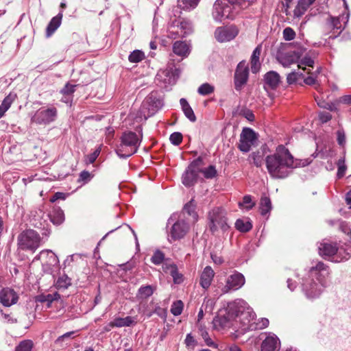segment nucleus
Wrapping results in <instances>:
<instances>
[{
    "label": "nucleus",
    "mask_w": 351,
    "mask_h": 351,
    "mask_svg": "<svg viewBox=\"0 0 351 351\" xmlns=\"http://www.w3.org/2000/svg\"><path fill=\"white\" fill-rule=\"evenodd\" d=\"M16 98V95L14 93H10L3 100L0 105V119L2 118L8 110L10 108L12 104Z\"/></svg>",
    "instance_id": "nucleus-31"
},
{
    "label": "nucleus",
    "mask_w": 351,
    "mask_h": 351,
    "mask_svg": "<svg viewBox=\"0 0 351 351\" xmlns=\"http://www.w3.org/2000/svg\"><path fill=\"white\" fill-rule=\"evenodd\" d=\"M314 64V60L308 56H305L300 62L298 67L300 69H305V66L313 67Z\"/></svg>",
    "instance_id": "nucleus-50"
},
{
    "label": "nucleus",
    "mask_w": 351,
    "mask_h": 351,
    "mask_svg": "<svg viewBox=\"0 0 351 351\" xmlns=\"http://www.w3.org/2000/svg\"><path fill=\"white\" fill-rule=\"evenodd\" d=\"M178 70L174 69L173 66L168 67L165 69L158 71L156 81L162 87L167 88L169 86L173 85L178 77Z\"/></svg>",
    "instance_id": "nucleus-13"
},
{
    "label": "nucleus",
    "mask_w": 351,
    "mask_h": 351,
    "mask_svg": "<svg viewBox=\"0 0 351 351\" xmlns=\"http://www.w3.org/2000/svg\"><path fill=\"white\" fill-rule=\"evenodd\" d=\"M0 300L3 306L8 307L16 303L18 295L13 289H3L0 293Z\"/></svg>",
    "instance_id": "nucleus-21"
},
{
    "label": "nucleus",
    "mask_w": 351,
    "mask_h": 351,
    "mask_svg": "<svg viewBox=\"0 0 351 351\" xmlns=\"http://www.w3.org/2000/svg\"><path fill=\"white\" fill-rule=\"evenodd\" d=\"M184 304L181 300L173 302L171 307V313L174 316H178L182 313Z\"/></svg>",
    "instance_id": "nucleus-44"
},
{
    "label": "nucleus",
    "mask_w": 351,
    "mask_h": 351,
    "mask_svg": "<svg viewBox=\"0 0 351 351\" xmlns=\"http://www.w3.org/2000/svg\"><path fill=\"white\" fill-rule=\"evenodd\" d=\"M337 141L340 145H343L346 143V136L343 132L340 130L337 132Z\"/></svg>",
    "instance_id": "nucleus-62"
},
{
    "label": "nucleus",
    "mask_w": 351,
    "mask_h": 351,
    "mask_svg": "<svg viewBox=\"0 0 351 351\" xmlns=\"http://www.w3.org/2000/svg\"><path fill=\"white\" fill-rule=\"evenodd\" d=\"M283 38L287 41H291L293 40L295 37V31L289 27H287L284 29L283 32Z\"/></svg>",
    "instance_id": "nucleus-54"
},
{
    "label": "nucleus",
    "mask_w": 351,
    "mask_h": 351,
    "mask_svg": "<svg viewBox=\"0 0 351 351\" xmlns=\"http://www.w3.org/2000/svg\"><path fill=\"white\" fill-rule=\"evenodd\" d=\"M215 276V271L210 266L204 267L200 275V285L204 289H207L211 285L213 278Z\"/></svg>",
    "instance_id": "nucleus-24"
},
{
    "label": "nucleus",
    "mask_w": 351,
    "mask_h": 351,
    "mask_svg": "<svg viewBox=\"0 0 351 351\" xmlns=\"http://www.w3.org/2000/svg\"><path fill=\"white\" fill-rule=\"evenodd\" d=\"M271 209V202L267 196H263L260 202V211L262 215H266Z\"/></svg>",
    "instance_id": "nucleus-36"
},
{
    "label": "nucleus",
    "mask_w": 351,
    "mask_h": 351,
    "mask_svg": "<svg viewBox=\"0 0 351 351\" xmlns=\"http://www.w3.org/2000/svg\"><path fill=\"white\" fill-rule=\"evenodd\" d=\"M60 298V295L58 292L49 293L45 295H40L39 301L47 304L48 308L51 307L53 301L58 300Z\"/></svg>",
    "instance_id": "nucleus-38"
},
{
    "label": "nucleus",
    "mask_w": 351,
    "mask_h": 351,
    "mask_svg": "<svg viewBox=\"0 0 351 351\" xmlns=\"http://www.w3.org/2000/svg\"><path fill=\"white\" fill-rule=\"evenodd\" d=\"M315 1L316 0H299L293 10L294 16L298 18L301 17Z\"/></svg>",
    "instance_id": "nucleus-28"
},
{
    "label": "nucleus",
    "mask_w": 351,
    "mask_h": 351,
    "mask_svg": "<svg viewBox=\"0 0 351 351\" xmlns=\"http://www.w3.org/2000/svg\"><path fill=\"white\" fill-rule=\"evenodd\" d=\"M49 217L52 223L56 225L62 223L64 220V212L60 208L54 209Z\"/></svg>",
    "instance_id": "nucleus-35"
},
{
    "label": "nucleus",
    "mask_w": 351,
    "mask_h": 351,
    "mask_svg": "<svg viewBox=\"0 0 351 351\" xmlns=\"http://www.w3.org/2000/svg\"><path fill=\"white\" fill-rule=\"evenodd\" d=\"M195 205L193 200H191L184 206V210L189 215H193V218L197 220V214L195 213Z\"/></svg>",
    "instance_id": "nucleus-51"
},
{
    "label": "nucleus",
    "mask_w": 351,
    "mask_h": 351,
    "mask_svg": "<svg viewBox=\"0 0 351 351\" xmlns=\"http://www.w3.org/2000/svg\"><path fill=\"white\" fill-rule=\"evenodd\" d=\"M258 136L251 128H245L240 135L239 149L243 152H248L252 146L256 145Z\"/></svg>",
    "instance_id": "nucleus-12"
},
{
    "label": "nucleus",
    "mask_w": 351,
    "mask_h": 351,
    "mask_svg": "<svg viewBox=\"0 0 351 351\" xmlns=\"http://www.w3.org/2000/svg\"><path fill=\"white\" fill-rule=\"evenodd\" d=\"M215 90V87L208 84L204 83L202 84L197 89V93L202 96H206L210 94H212Z\"/></svg>",
    "instance_id": "nucleus-42"
},
{
    "label": "nucleus",
    "mask_w": 351,
    "mask_h": 351,
    "mask_svg": "<svg viewBox=\"0 0 351 351\" xmlns=\"http://www.w3.org/2000/svg\"><path fill=\"white\" fill-rule=\"evenodd\" d=\"M184 341L186 347L193 348L197 344V341H195V339L191 333L186 335Z\"/></svg>",
    "instance_id": "nucleus-59"
},
{
    "label": "nucleus",
    "mask_w": 351,
    "mask_h": 351,
    "mask_svg": "<svg viewBox=\"0 0 351 351\" xmlns=\"http://www.w3.org/2000/svg\"><path fill=\"white\" fill-rule=\"evenodd\" d=\"M171 276L173 278L175 284H180L183 282V276L179 273L176 267H173L171 270Z\"/></svg>",
    "instance_id": "nucleus-53"
},
{
    "label": "nucleus",
    "mask_w": 351,
    "mask_h": 351,
    "mask_svg": "<svg viewBox=\"0 0 351 351\" xmlns=\"http://www.w3.org/2000/svg\"><path fill=\"white\" fill-rule=\"evenodd\" d=\"M303 73L301 72L293 71L287 75V82L289 84H292L298 82L301 78H303Z\"/></svg>",
    "instance_id": "nucleus-46"
},
{
    "label": "nucleus",
    "mask_w": 351,
    "mask_h": 351,
    "mask_svg": "<svg viewBox=\"0 0 351 351\" xmlns=\"http://www.w3.org/2000/svg\"><path fill=\"white\" fill-rule=\"evenodd\" d=\"M201 159L199 158L197 160L192 162L182 175V184L186 186H191L194 184L197 178L198 171L196 169L198 162Z\"/></svg>",
    "instance_id": "nucleus-18"
},
{
    "label": "nucleus",
    "mask_w": 351,
    "mask_h": 351,
    "mask_svg": "<svg viewBox=\"0 0 351 351\" xmlns=\"http://www.w3.org/2000/svg\"><path fill=\"white\" fill-rule=\"evenodd\" d=\"M62 16V12H60L56 16L51 19L46 29L47 37H50L60 26Z\"/></svg>",
    "instance_id": "nucleus-27"
},
{
    "label": "nucleus",
    "mask_w": 351,
    "mask_h": 351,
    "mask_svg": "<svg viewBox=\"0 0 351 351\" xmlns=\"http://www.w3.org/2000/svg\"><path fill=\"white\" fill-rule=\"evenodd\" d=\"M245 282L244 276L239 272H235L228 277L226 284L223 287L222 291L223 293H227L231 290H238L244 285Z\"/></svg>",
    "instance_id": "nucleus-17"
},
{
    "label": "nucleus",
    "mask_w": 351,
    "mask_h": 351,
    "mask_svg": "<svg viewBox=\"0 0 351 351\" xmlns=\"http://www.w3.org/2000/svg\"><path fill=\"white\" fill-rule=\"evenodd\" d=\"M351 257V246L348 244H344L337 247V252L332 258V261L335 263H341L348 261Z\"/></svg>",
    "instance_id": "nucleus-22"
},
{
    "label": "nucleus",
    "mask_w": 351,
    "mask_h": 351,
    "mask_svg": "<svg viewBox=\"0 0 351 351\" xmlns=\"http://www.w3.org/2000/svg\"><path fill=\"white\" fill-rule=\"evenodd\" d=\"M58 117V110L51 106L42 107L36 110L31 118V122L37 125H47L54 122Z\"/></svg>",
    "instance_id": "nucleus-8"
},
{
    "label": "nucleus",
    "mask_w": 351,
    "mask_h": 351,
    "mask_svg": "<svg viewBox=\"0 0 351 351\" xmlns=\"http://www.w3.org/2000/svg\"><path fill=\"white\" fill-rule=\"evenodd\" d=\"M173 51L178 56L186 58L190 53V45L184 41H176L173 45Z\"/></svg>",
    "instance_id": "nucleus-25"
},
{
    "label": "nucleus",
    "mask_w": 351,
    "mask_h": 351,
    "mask_svg": "<svg viewBox=\"0 0 351 351\" xmlns=\"http://www.w3.org/2000/svg\"><path fill=\"white\" fill-rule=\"evenodd\" d=\"M235 228L241 232H247L252 229V225L248 220L239 219L235 222Z\"/></svg>",
    "instance_id": "nucleus-37"
},
{
    "label": "nucleus",
    "mask_w": 351,
    "mask_h": 351,
    "mask_svg": "<svg viewBox=\"0 0 351 351\" xmlns=\"http://www.w3.org/2000/svg\"><path fill=\"white\" fill-rule=\"evenodd\" d=\"M66 194L61 192L56 193L51 198L50 201L54 202L58 199H65Z\"/></svg>",
    "instance_id": "nucleus-61"
},
{
    "label": "nucleus",
    "mask_w": 351,
    "mask_h": 351,
    "mask_svg": "<svg viewBox=\"0 0 351 351\" xmlns=\"http://www.w3.org/2000/svg\"><path fill=\"white\" fill-rule=\"evenodd\" d=\"M77 331H70L64 333V335L60 336L56 340V343L58 344H60L62 342L64 341L69 339H73L75 337V334L77 333Z\"/></svg>",
    "instance_id": "nucleus-56"
},
{
    "label": "nucleus",
    "mask_w": 351,
    "mask_h": 351,
    "mask_svg": "<svg viewBox=\"0 0 351 351\" xmlns=\"http://www.w3.org/2000/svg\"><path fill=\"white\" fill-rule=\"evenodd\" d=\"M269 319L267 318H261L259 322L257 324L259 329L267 328L269 326Z\"/></svg>",
    "instance_id": "nucleus-63"
},
{
    "label": "nucleus",
    "mask_w": 351,
    "mask_h": 351,
    "mask_svg": "<svg viewBox=\"0 0 351 351\" xmlns=\"http://www.w3.org/2000/svg\"><path fill=\"white\" fill-rule=\"evenodd\" d=\"M263 80V88L268 92L277 88L280 82V76L277 72L270 71L265 74Z\"/></svg>",
    "instance_id": "nucleus-20"
},
{
    "label": "nucleus",
    "mask_w": 351,
    "mask_h": 351,
    "mask_svg": "<svg viewBox=\"0 0 351 351\" xmlns=\"http://www.w3.org/2000/svg\"><path fill=\"white\" fill-rule=\"evenodd\" d=\"M71 285V279L66 275L63 274L60 276L56 282V286L58 289H67Z\"/></svg>",
    "instance_id": "nucleus-39"
},
{
    "label": "nucleus",
    "mask_w": 351,
    "mask_h": 351,
    "mask_svg": "<svg viewBox=\"0 0 351 351\" xmlns=\"http://www.w3.org/2000/svg\"><path fill=\"white\" fill-rule=\"evenodd\" d=\"M277 60L284 67H289L295 62L294 56L289 53H279Z\"/></svg>",
    "instance_id": "nucleus-34"
},
{
    "label": "nucleus",
    "mask_w": 351,
    "mask_h": 351,
    "mask_svg": "<svg viewBox=\"0 0 351 351\" xmlns=\"http://www.w3.org/2000/svg\"><path fill=\"white\" fill-rule=\"evenodd\" d=\"M17 241L20 249L34 252L40 245V237L34 230H26L19 235Z\"/></svg>",
    "instance_id": "nucleus-7"
},
{
    "label": "nucleus",
    "mask_w": 351,
    "mask_h": 351,
    "mask_svg": "<svg viewBox=\"0 0 351 351\" xmlns=\"http://www.w3.org/2000/svg\"><path fill=\"white\" fill-rule=\"evenodd\" d=\"M75 85L70 84L69 83L66 84L64 88L60 90V93L64 95H71L75 90Z\"/></svg>",
    "instance_id": "nucleus-58"
},
{
    "label": "nucleus",
    "mask_w": 351,
    "mask_h": 351,
    "mask_svg": "<svg viewBox=\"0 0 351 351\" xmlns=\"http://www.w3.org/2000/svg\"><path fill=\"white\" fill-rule=\"evenodd\" d=\"M34 259L40 260L43 271L49 274H51L54 267H57L59 263L58 256L50 250L41 251Z\"/></svg>",
    "instance_id": "nucleus-11"
},
{
    "label": "nucleus",
    "mask_w": 351,
    "mask_h": 351,
    "mask_svg": "<svg viewBox=\"0 0 351 351\" xmlns=\"http://www.w3.org/2000/svg\"><path fill=\"white\" fill-rule=\"evenodd\" d=\"M262 47L258 45L253 51L251 56V71L253 73H256L258 71L261 64L259 62V58L261 53Z\"/></svg>",
    "instance_id": "nucleus-29"
},
{
    "label": "nucleus",
    "mask_w": 351,
    "mask_h": 351,
    "mask_svg": "<svg viewBox=\"0 0 351 351\" xmlns=\"http://www.w3.org/2000/svg\"><path fill=\"white\" fill-rule=\"evenodd\" d=\"M33 348V342L32 340H23L21 341L15 348L14 351H31Z\"/></svg>",
    "instance_id": "nucleus-43"
},
{
    "label": "nucleus",
    "mask_w": 351,
    "mask_h": 351,
    "mask_svg": "<svg viewBox=\"0 0 351 351\" xmlns=\"http://www.w3.org/2000/svg\"><path fill=\"white\" fill-rule=\"evenodd\" d=\"M112 323L114 324V327L117 328H121V327H129L132 325H134L136 324V322L135 320V317H131V316H127L125 317H115Z\"/></svg>",
    "instance_id": "nucleus-30"
},
{
    "label": "nucleus",
    "mask_w": 351,
    "mask_h": 351,
    "mask_svg": "<svg viewBox=\"0 0 351 351\" xmlns=\"http://www.w3.org/2000/svg\"><path fill=\"white\" fill-rule=\"evenodd\" d=\"M201 0H178V7L185 11H191L195 9Z\"/></svg>",
    "instance_id": "nucleus-33"
},
{
    "label": "nucleus",
    "mask_w": 351,
    "mask_h": 351,
    "mask_svg": "<svg viewBox=\"0 0 351 351\" xmlns=\"http://www.w3.org/2000/svg\"><path fill=\"white\" fill-rule=\"evenodd\" d=\"M332 118V115L328 112H322L319 114V119L322 123H326Z\"/></svg>",
    "instance_id": "nucleus-60"
},
{
    "label": "nucleus",
    "mask_w": 351,
    "mask_h": 351,
    "mask_svg": "<svg viewBox=\"0 0 351 351\" xmlns=\"http://www.w3.org/2000/svg\"><path fill=\"white\" fill-rule=\"evenodd\" d=\"M350 19V13H343L337 17H330V23L334 29L342 32L347 25Z\"/></svg>",
    "instance_id": "nucleus-23"
},
{
    "label": "nucleus",
    "mask_w": 351,
    "mask_h": 351,
    "mask_svg": "<svg viewBox=\"0 0 351 351\" xmlns=\"http://www.w3.org/2000/svg\"><path fill=\"white\" fill-rule=\"evenodd\" d=\"M121 141L115 152L120 158H127L137 152L142 141L134 132H125L121 136Z\"/></svg>",
    "instance_id": "nucleus-5"
},
{
    "label": "nucleus",
    "mask_w": 351,
    "mask_h": 351,
    "mask_svg": "<svg viewBox=\"0 0 351 351\" xmlns=\"http://www.w3.org/2000/svg\"><path fill=\"white\" fill-rule=\"evenodd\" d=\"M337 166L338 170L337 175L339 178H341L345 175L347 169V167L345 163V159L343 158L339 159Z\"/></svg>",
    "instance_id": "nucleus-52"
},
{
    "label": "nucleus",
    "mask_w": 351,
    "mask_h": 351,
    "mask_svg": "<svg viewBox=\"0 0 351 351\" xmlns=\"http://www.w3.org/2000/svg\"><path fill=\"white\" fill-rule=\"evenodd\" d=\"M145 58V53L141 50L133 51L128 57V60L130 62L138 63L142 61Z\"/></svg>",
    "instance_id": "nucleus-41"
},
{
    "label": "nucleus",
    "mask_w": 351,
    "mask_h": 351,
    "mask_svg": "<svg viewBox=\"0 0 351 351\" xmlns=\"http://www.w3.org/2000/svg\"><path fill=\"white\" fill-rule=\"evenodd\" d=\"M330 274L328 266L322 262L311 267L302 281V291L306 297L309 299L318 298L326 287Z\"/></svg>",
    "instance_id": "nucleus-3"
},
{
    "label": "nucleus",
    "mask_w": 351,
    "mask_h": 351,
    "mask_svg": "<svg viewBox=\"0 0 351 351\" xmlns=\"http://www.w3.org/2000/svg\"><path fill=\"white\" fill-rule=\"evenodd\" d=\"M163 106V101L157 92H152L143 100L141 108V116L145 119L154 115Z\"/></svg>",
    "instance_id": "nucleus-6"
},
{
    "label": "nucleus",
    "mask_w": 351,
    "mask_h": 351,
    "mask_svg": "<svg viewBox=\"0 0 351 351\" xmlns=\"http://www.w3.org/2000/svg\"><path fill=\"white\" fill-rule=\"evenodd\" d=\"M210 221L209 226L212 232L216 231L218 228L226 230L228 226L226 223V213L221 208H215L208 213Z\"/></svg>",
    "instance_id": "nucleus-10"
},
{
    "label": "nucleus",
    "mask_w": 351,
    "mask_h": 351,
    "mask_svg": "<svg viewBox=\"0 0 351 351\" xmlns=\"http://www.w3.org/2000/svg\"><path fill=\"white\" fill-rule=\"evenodd\" d=\"M180 104L182 107V110L187 119L191 121L195 122L196 121V117L194 112L186 99L182 98L180 100Z\"/></svg>",
    "instance_id": "nucleus-32"
},
{
    "label": "nucleus",
    "mask_w": 351,
    "mask_h": 351,
    "mask_svg": "<svg viewBox=\"0 0 351 351\" xmlns=\"http://www.w3.org/2000/svg\"><path fill=\"white\" fill-rule=\"evenodd\" d=\"M341 103L351 105V95H343L339 98Z\"/></svg>",
    "instance_id": "nucleus-64"
},
{
    "label": "nucleus",
    "mask_w": 351,
    "mask_h": 351,
    "mask_svg": "<svg viewBox=\"0 0 351 351\" xmlns=\"http://www.w3.org/2000/svg\"><path fill=\"white\" fill-rule=\"evenodd\" d=\"M261 339L263 340L261 351H279L280 341L275 334L272 332L262 333Z\"/></svg>",
    "instance_id": "nucleus-15"
},
{
    "label": "nucleus",
    "mask_w": 351,
    "mask_h": 351,
    "mask_svg": "<svg viewBox=\"0 0 351 351\" xmlns=\"http://www.w3.org/2000/svg\"><path fill=\"white\" fill-rule=\"evenodd\" d=\"M249 75L248 67L245 63L241 62L238 64L234 76V88L237 90H241L247 83Z\"/></svg>",
    "instance_id": "nucleus-16"
},
{
    "label": "nucleus",
    "mask_w": 351,
    "mask_h": 351,
    "mask_svg": "<svg viewBox=\"0 0 351 351\" xmlns=\"http://www.w3.org/2000/svg\"><path fill=\"white\" fill-rule=\"evenodd\" d=\"M336 245L331 243H321L319 246V254L320 256L328 258L332 261V258L337 252Z\"/></svg>",
    "instance_id": "nucleus-26"
},
{
    "label": "nucleus",
    "mask_w": 351,
    "mask_h": 351,
    "mask_svg": "<svg viewBox=\"0 0 351 351\" xmlns=\"http://www.w3.org/2000/svg\"><path fill=\"white\" fill-rule=\"evenodd\" d=\"M265 162L269 176L278 180L287 178L294 169L306 165L295 160L289 150L282 145H278L274 153L267 156Z\"/></svg>",
    "instance_id": "nucleus-1"
},
{
    "label": "nucleus",
    "mask_w": 351,
    "mask_h": 351,
    "mask_svg": "<svg viewBox=\"0 0 351 351\" xmlns=\"http://www.w3.org/2000/svg\"><path fill=\"white\" fill-rule=\"evenodd\" d=\"M170 142L174 145H179L182 141V134L180 132H173L170 135Z\"/></svg>",
    "instance_id": "nucleus-55"
},
{
    "label": "nucleus",
    "mask_w": 351,
    "mask_h": 351,
    "mask_svg": "<svg viewBox=\"0 0 351 351\" xmlns=\"http://www.w3.org/2000/svg\"><path fill=\"white\" fill-rule=\"evenodd\" d=\"M256 314L247 303L242 299L229 302L225 315H218L213 319L216 328L230 327L232 321L239 319L243 326H248L255 319Z\"/></svg>",
    "instance_id": "nucleus-2"
},
{
    "label": "nucleus",
    "mask_w": 351,
    "mask_h": 351,
    "mask_svg": "<svg viewBox=\"0 0 351 351\" xmlns=\"http://www.w3.org/2000/svg\"><path fill=\"white\" fill-rule=\"evenodd\" d=\"M247 8L244 0H216L213 16L215 21L233 19L242 9Z\"/></svg>",
    "instance_id": "nucleus-4"
},
{
    "label": "nucleus",
    "mask_w": 351,
    "mask_h": 351,
    "mask_svg": "<svg viewBox=\"0 0 351 351\" xmlns=\"http://www.w3.org/2000/svg\"><path fill=\"white\" fill-rule=\"evenodd\" d=\"M201 172L204 174V176L207 179H211L216 176L217 171L215 166L210 165L208 167L201 170Z\"/></svg>",
    "instance_id": "nucleus-48"
},
{
    "label": "nucleus",
    "mask_w": 351,
    "mask_h": 351,
    "mask_svg": "<svg viewBox=\"0 0 351 351\" xmlns=\"http://www.w3.org/2000/svg\"><path fill=\"white\" fill-rule=\"evenodd\" d=\"M138 295L142 298H148L154 293V288L151 285L142 286L138 289Z\"/></svg>",
    "instance_id": "nucleus-45"
},
{
    "label": "nucleus",
    "mask_w": 351,
    "mask_h": 351,
    "mask_svg": "<svg viewBox=\"0 0 351 351\" xmlns=\"http://www.w3.org/2000/svg\"><path fill=\"white\" fill-rule=\"evenodd\" d=\"M239 34L238 28L234 25L222 26L215 31V38L219 43L229 42L233 40Z\"/></svg>",
    "instance_id": "nucleus-14"
},
{
    "label": "nucleus",
    "mask_w": 351,
    "mask_h": 351,
    "mask_svg": "<svg viewBox=\"0 0 351 351\" xmlns=\"http://www.w3.org/2000/svg\"><path fill=\"white\" fill-rule=\"evenodd\" d=\"M251 158L253 160V164L257 167H261L265 161L263 154L258 152H253L251 154Z\"/></svg>",
    "instance_id": "nucleus-49"
},
{
    "label": "nucleus",
    "mask_w": 351,
    "mask_h": 351,
    "mask_svg": "<svg viewBox=\"0 0 351 351\" xmlns=\"http://www.w3.org/2000/svg\"><path fill=\"white\" fill-rule=\"evenodd\" d=\"M93 176L88 171H82L80 173L78 182H82L84 184L88 182L92 178Z\"/></svg>",
    "instance_id": "nucleus-57"
},
{
    "label": "nucleus",
    "mask_w": 351,
    "mask_h": 351,
    "mask_svg": "<svg viewBox=\"0 0 351 351\" xmlns=\"http://www.w3.org/2000/svg\"><path fill=\"white\" fill-rule=\"evenodd\" d=\"M193 31V25L191 21L183 19L177 24H172L168 29L167 36L171 39L184 38L191 34Z\"/></svg>",
    "instance_id": "nucleus-9"
},
{
    "label": "nucleus",
    "mask_w": 351,
    "mask_h": 351,
    "mask_svg": "<svg viewBox=\"0 0 351 351\" xmlns=\"http://www.w3.org/2000/svg\"><path fill=\"white\" fill-rule=\"evenodd\" d=\"M165 259V254L160 250H156L151 258L152 263L156 265H160Z\"/></svg>",
    "instance_id": "nucleus-47"
},
{
    "label": "nucleus",
    "mask_w": 351,
    "mask_h": 351,
    "mask_svg": "<svg viewBox=\"0 0 351 351\" xmlns=\"http://www.w3.org/2000/svg\"><path fill=\"white\" fill-rule=\"evenodd\" d=\"M255 205V203L252 202V196L246 195L243 197V201L239 202V206L241 209H245L249 210L252 209Z\"/></svg>",
    "instance_id": "nucleus-40"
},
{
    "label": "nucleus",
    "mask_w": 351,
    "mask_h": 351,
    "mask_svg": "<svg viewBox=\"0 0 351 351\" xmlns=\"http://www.w3.org/2000/svg\"><path fill=\"white\" fill-rule=\"evenodd\" d=\"M189 230V225L184 220L176 221L170 230V242L183 238Z\"/></svg>",
    "instance_id": "nucleus-19"
}]
</instances>
